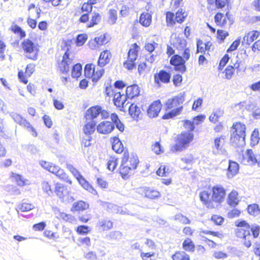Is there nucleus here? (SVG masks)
<instances>
[{
    "label": "nucleus",
    "mask_w": 260,
    "mask_h": 260,
    "mask_svg": "<svg viewBox=\"0 0 260 260\" xmlns=\"http://www.w3.org/2000/svg\"><path fill=\"white\" fill-rule=\"evenodd\" d=\"M194 135L188 131L182 132L177 137L176 143L171 148L172 152H180L186 149L192 141Z\"/></svg>",
    "instance_id": "obj_1"
},
{
    "label": "nucleus",
    "mask_w": 260,
    "mask_h": 260,
    "mask_svg": "<svg viewBox=\"0 0 260 260\" xmlns=\"http://www.w3.org/2000/svg\"><path fill=\"white\" fill-rule=\"evenodd\" d=\"M21 46L24 52L27 54L26 56L29 59L36 60L38 58V54L39 51L38 45L35 43L30 40L25 39L21 43Z\"/></svg>",
    "instance_id": "obj_2"
},
{
    "label": "nucleus",
    "mask_w": 260,
    "mask_h": 260,
    "mask_svg": "<svg viewBox=\"0 0 260 260\" xmlns=\"http://www.w3.org/2000/svg\"><path fill=\"white\" fill-rule=\"evenodd\" d=\"M10 115L15 122L26 127L31 133L32 136L35 137L37 136V133L35 128L25 119L23 118L20 115L15 113H11Z\"/></svg>",
    "instance_id": "obj_3"
},
{
    "label": "nucleus",
    "mask_w": 260,
    "mask_h": 260,
    "mask_svg": "<svg viewBox=\"0 0 260 260\" xmlns=\"http://www.w3.org/2000/svg\"><path fill=\"white\" fill-rule=\"evenodd\" d=\"M235 225L237 227L244 228V245L247 248H249L251 245V242L249 238H247V236H250V224L244 220H237L235 222Z\"/></svg>",
    "instance_id": "obj_4"
},
{
    "label": "nucleus",
    "mask_w": 260,
    "mask_h": 260,
    "mask_svg": "<svg viewBox=\"0 0 260 260\" xmlns=\"http://www.w3.org/2000/svg\"><path fill=\"white\" fill-rule=\"evenodd\" d=\"M170 64L174 67L176 71L184 73L186 71L185 60L182 57L179 55H174L170 59Z\"/></svg>",
    "instance_id": "obj_5"
},
{
    "label": "nucleus",
    "mask_w": 260,
    "mask_h": 260,
    "mask_svg": "<svg viewBox=\"0 0 260 260\" xmlns=\"http://www.w3.org/2000/svg\"><path fill=\"white\" fill-rule=\"evenodd\" d=\"M171 74L166 70H161L154 75L155 83L160 87L161 83L168 84L170 82Z\"/></svg>",
    "instance_id": "obj_6"
},
{
    "label": "nucleus",
    "mask_w": 260,
    "mask_h": 260,
    "mask_svg": "<svg viewBox=\"0 0 260 260\" xmlns=\"http://www.w3.org/2000/svg\"><path fill=\"white\" fill-rule=\"evenodd\" d=\"M212 200L213 202L221 203L225 196V190L220 185L214 186L212 188Z\"/></svg>",
    "instance_id": "obj_7"
},
{
    "label": "nucleus",
    "mask_w": 260,
    "mask_h": 260,
    "mask_svg": "<svg viewBox=\"0 0 260 260\" xmlns=\"http://www.w3.org/2000/svg\"><path fill=\"white\" fill-rule=\"evenodd\" d=\"M185 92H180L177 95L173 98L168 99L166 102V110L172 109L177 107L181 104H182L185 100Z\"/></svg>",
    "instance_id": "obj_8"
},
{
    "label": "nucleus",
    "mask_w": 260,
    "mask_h": 260,
    "mask_svg": "<svg viewBox=\"0 0 260 260\" xmlns=\"http://www.w3.org/2000/svg\"><path fill=\"white\" fill-rule=\"evenodd\" d=\"M114 129V124L109 121L101 122L96 127L97 132L102 134H109Z\"/></svg>",
    "instance_id": "obj_9"
},
{
    "label": "nucleus",
    "mask_w": 260,
    "mask_h": 260,
    "mask_svg": "<svg viewBox=\"0 0 260 260\" xmlns=\"http://www.w3.org/2000/svg\"><path fill=\"white\" fill-rule=\"evenodd\" d=\"M124 161H125L126 162H127L128 164L127 166L133 170H135L137 168L139 162L137 155L133 154L131 157H129L128 152L127 151L124 152L121 162H123Z\"/></svg>",
    "instance_id": "obj_10"
},
{
    "label": "nucleus",
    "mask_w": 260,
    "mask_h": 260,
    "mask_svg": "<svg viewBox=\"0 0 260 260\" xmlns=\"http://www.w3.org/2000/svg\"><path fill=\"white\" fill-rule=\"evenodd\" d=\"M161 108V104L159 100L153 102L148 107L147 112L150 118L156 117L158 116Z\"/></svg>",
    "instance_id": "obj_11"
},
{
    "label": "nucleus",
    "mask_w": 260,
    "mask_h": 260,
    "mask_svg": "<svg viewBox=\"0 0 260 260\" xmlns=\"http://www.w3.org/2000/svg\"><path fill=\"white\" fill-rule=\"evenodd\" d=\"M101 112V106H92L86 111L85 117L86 120L94 121V119L98 117Z\"/></svg>",
    "instance_id": "obj_12"
},
{
    "label": "nucleus",
    "mask_w": 260,
    "mask_h": 260,
    "mask_svg": "<svg viewBox=\"0 0 260 260\" xmlns=\"http://www.w3.org/2000/svg\"><path fill=\"white\" fill-rule=\"evenodd\" d=\"M140 94L139 87L137 84H133L127 87L125 91V99H132Z\"/></svg>",
    "instance_id": "obj_13"
},
{
    "label": "nucleus",
    "mask_w": 260,
    "mask_h": 260,
    "mask_svg": "<svg viewBox=\"0 0 260 260\" xmlns=\"http://www.w3.org/2000/svg\"><path fill=\"white\" fill-rule=\"evenodd\" d=\"M200 199L201 202L208 208H213V205L212 197H210V193L208 191L204 190L200 193Z\"/></svg>",
    "instance_id": "obj_14"
},
{
    "label": "nucleus",
    "mask_w": 260,
    "mask_h": 260,
    "mask_svg": "<svg viewBox=\"0 0 260 260\" xmlns=\"http://www.w3.org/2000/svg\"><path fill=\"white\" fill-rule=\"evenodd\" d=\"M113 102L114 105L117 107H124L125 104L127 99H125V95L124 94H121L120 92H115L113 94Z\"/></svg>",
    "instance_id": "obj_15"
},
{
    "label": "nucleus",
    "mask_w": 260,
    "mask_h": 260,
    "mask_svg": "<svg viewBox=\"0 0 260 260\" xmlns=\"http://www.w3.org/2000/svg\"><path fill=\"white\" fill-rule=\"evenodd\" d=\"M172 44L177 49L183 50L186 48L187 41L183 38L178 36L172 39Z\"/></svg>",
    "instance_id": "obj_16"
},
{
    "label": "nucleus",
    "mask_w": 260,
    "mask_h": 260,
    "mask_svg": "<svg viewBox=\"0 0 260 260\" xmlns=\"http://www.w3.org/2000/svg\"><path fill=\"white\" fill-rule=\"evenodd\" d=\"M111 56V54L109 51L105 50L102 52L98 60V65L101 67L105 66L109 62Z\"/></svg>",
    "instance_id": "obj_17"
},
{
    "label": "nucleus",
    "mask_w": 260,
    "mask_h": 260,
    "mask_svg": "<svg viewBox=\"0 0 260 260\" xmlns=\"http://www.w3.org/2000/svg\"><path fill=\"white\" fill-rule=\"evenodd\" d=\"M78 182L86 190L92 194H97V191L95 190L93 187L89 183V182L83 177L81 174L77 178Z\"/></svg>",
    "instance_id": "obj_18"
},
{
    "label": "nucleus",
    "mask_w": 260,
    "mask_h": 260,
    "mask_svg": "<svg viewBox=\"0 0 260 260\" xmlns=\"http://www.w3.org/2000/svg\"><path fill=\"white\" fill-rule=\"evenodd\" d=\"M232 128L234 130L233 132L238 133L242 138V140H245L246 136V126L245 124L241 122H236L233 124Z\"/></svg>",
    "instance_id": "obj_19"
},
{
    "label": "nucleus",
    "mask_w": 260,
    "mask_h": 260,
    "mask_svg": "<svg viewBox=\"0 0 260 260\" xmlns=\"http://www.w3.org/2000/svg\"><path fill=\"white\" fill-rule=\"evenodd\" d=\"M239 170V166L238 163L235 161L229 160L228 168V176L229 178H232L236 175Z\"/></svg>",
    "instance_id": "obj_20"
},
{
    "label": "nucleus",
    "mask_w": 260,
    "mask_h": 260,
    "mask_svg": "<svg viewBox=\"0 0 260 260\" xmlns=\"http://www.w3.org/2000/svg\"><path fill=\"white\" fill-rule=\"evenodd\" d=\"M112 123L120 132L122 133L124 131V125L120 120L118 115L115 113H113L110 116Z\"/></svg>",
    "instance_id": "obj_21"
},
{
    "label": "nucleus",
    "mask_w": 260,
    "mask_h": 260,
    "mask_svg": "<svg viewBox=\"0 0 260 260\" xmlns=\"http://www.w3.org/2000/svg\"><path fill=\"white\" fill-rule=\"evenodd\" d=\"M259 32L257 30L250 31L244 37L242 43H245L247 45H250L259 37Z\"/></svg>",
    "instance_id": "obj_22"
},
{
    "label": "nucleus",
    "mask_w": 260,
    "mask_h": 260,
    "mask_svg": "<svg viewBox=\"0 0 260 260\" xmlns=\"http://www.w3.org/2000/svg\"><path fill=\"white\" fill-rule=\"evenodd\" d=\"M112 148L114 151L118 153H120L124 151L123 144L117 137H114L113 138Z\"/></svg>",
    "instance_id": "obj_23"
},
{
    "label": "nucleus",
    "mask_w": 260,
    "mask_h": 260,
    "mask_svg": "<svg viewBox=\"0 0 260 260\" xmlns=\"http://www.w3.org/2000/svg\"><path fill=\"white\" fill-rule=\"evenodd\" d=\"M152 20L151 15L148 13H142L139 18L140 23L145 27L149 26Z\"/></svg>",
    "instance_id": "obj_24"
},
{
    "label": "nucleus",
    "mask_w": 260,
    "mask_h": 260,
    "mask_svg": "<svg viewBox=\"0 0 260 260\" xmlns=\"http://www.w3.org/2000/svg\"><path fill=\"white\" fill-rule=\"evenodd\" d=\"M127 162L124 161L123 162L121 163L119 168V173L120 174L123 179H126L128 177V174L130 171L133 169L127 166Z\"/></svg>",
    "instance_id": "obj_25"
},
{
    "label": "nucleus",
    "mask_w": 260,
    "mask_h": 260,
    "mask_svg": "<svg viewBox=\"0 0 260 260\" xmlns=\"http://www.w3.org/2000/svg\"><path fill=\"white\" fill-rule=\"evenodd\" d=\"M97 225L102 231H108L113 228V222L110 220L101 219L99 220Z\"/></svg>",
    "instance_id": "obj_26"
},
{
    "label": "nucleus",
    "mask_w": 260,
    "mask_h": 260,
    "mask_svg": "<svg viewBox=\"0 0 260 260\" xmlns=\"http://www.w3.org/2000/svg\"><path fill=\"white\" fill-rule=\"evenodd\" d=\"M231 143L234 146H238L245 143V140H242V138L238 133L233 132L231 136Z\"/></svg>",
    "instance_id": "obj_27"
},
{
    "label": "nucleus",
    "mask_w": 260,
    "mask_h": 260,
    "mask_svg": "<svg viewBox=\"0 0 260 260\" xmlns=\"http://www.w3.org/2000/svg\"><path fill=\"white\" fill-rule=\"evenodd\" d=\"M107 209L112 213H119L120 214H128L126 211H123L121 207L112 203H107Z\"/></svg>",
    "instance_id": "obj_28"
},
{
    "label": "nucleus",
    "mask_w": 260,
    "mask_h": 260,
    "mask_svg": "<svg viewBox=\"0 0 260 260\" xmlns=\"http://www.w3.org/2000/svg\"><path fill=\"white\" fill-rule=\"evenodd\" d=\"M238 193L237 191L233 190L228 196V202L229 205L233 207L237 206L239 202L238 199Z\"/></svg>",
    "instance_id": "obj_29"
},
{
    "label": "nucleus",
    "mask_w": 260,
    "mask_h": 260,
    "mask_svg": "<svg viewBox=\"0 0 260 260\" xmlns=\"http://www.w3.org/2000/svg\"><path fill=\"white\" fill-rule=\"evenodd\" d=\"M183 109V106H181L176 108H175L171 111L166 113L162 117L163 119H169L173 118L177 115H179Z\"/></svg>",
    "instance_id": "obj_30"
},
{
    "label": "nucleus",
    "mask_w": 260,
    "mask_h": 260,
    "mask_svg": "<svg viewBox=\"0 0 260 260\" xmlns=\"http://www.w3.org/2000/svg\"><path fill=\"white\" fill-rule=\"evenodd\" d=\"M96 122L95 121H91L87 122L83 128L84 133L86 135H91L95 129V125Z\"/></svg>",
    "instance_id": "obj_31"
},
{
    "label": "nucleus",
    "mask_w": 260,
    "mask_h": 260,
    "mask_svg": "<svg viewBox=\"0 0 260 260\" xmlns=\"http://www.w3.org/2000/svg\"><path fill=\"white\" fill-rule=\"evenodd\" d=\"M89 208V205L83 201H79L73 204L72 210L80 211L85 210Z\"/></svg>",
    "instance_id": "obj_32"
},
{
    "label": "nucleus",
    "mask_w": 260,
    "mask_h": 260,
    "mask_svg": "<svg viewBox=\"0 0 260 260\" xmlns=\"http://www.w3.org/2000/svg\"><path fill=\"white\" fill-rule=\"evenodd\" d=\"M128 112L130 115L135 119L139 117L141 113L140 108L135 104H132L128 108Z\"/></svg>",
    "instance_id": "obj_33"
},
{
    "label": "nucleus",
    "mask_w": 260,
    "mask_h": 260,
    "mask_svg": "<svg viewBox=\"0 0 260 260\" xmlns=\"http://www.w3.org/2000/svg\"><path fill=\"white\" fill-rule=\"evenodd\" d=\"M247 158V161L250 165H254L257 163L258 166L260 167V160L257 161L252 149H247L246 153Z\"/></svg>",
    "instance_id": "obj_34"
},
{
    "label": "nucleus",
    "mask_w": 260,
    "mask_h": 260,
    "mask_svg": "<svg viewBox=\"0 0 260 260\" xmlns=\"http://www.w3.org/2000/svg\"><path fill=\"white\" fill-rule=\"evenodd\" d=\"M122 236V233L119 231H111L106 236V238L108 240L119 241Z\"/></svg>",
    "instance_id": "obj_35"
},
{
    "label": "nucleus",
    "mask_w": 260,
    "mask_h": 260,
    "mask_svg": "<svg viewBox=\"0 0 260 260\" xmlns=\"http://www.w3.org/2000/svg\"><path fill=\"white\" fill-rule=\"evenodd\" d=\"M247 211L251 215L260 217V208L257 204H253L248 205Z\"/></svg>",
    "instance_id": "obj_36"
},
{
    "label": "nucleus",
    "mask_w": 260,
    "mask_h": 260,
    "mask_svg": "<svg viewBox=\"0 0 260 260\" xmlns=\"http://www.w3.org/2000/svg\"><path fill=\"white\" fill-rule=\"evenodd\" d=\"M144 193L146 197L151 199L158 198L160 196V193L158 191L150 188H146L144 190Z\"/></svg>",
    "instance_id": "obj_37"
},
{
    "label": "nucleus",
    "mask_w": 260,
    "mask_h": 260,
    "mask_svg": "<svg viewBox=\"0 0 260 260\" xmlns=\"http://www.w3.org/2000/svg\"><path fill=\"white\" fill-rule=\"evenodd\" d=\"M34 208L35 206L33 204L26 203H22L19 204L16 209L17 211V213H19V211H21V212H27L32 210Z\"/></svg>",
    "instance_id": "obj_38"
},
{
    "label": "nucleus",
    "mask_w": 260,
    "mask_h": 260,
    "mask_svg": "<svg viewBox=\"0 0 260 260\" xmlns=\"http://www.w3.org/2000/svg\"><path fill=\"white\" fill-rule=\"evenodd\" d=\"M82 67L80 63L75 64L72 69L71 76L73 78H78L81 75Z\"/></svg>",
    "instance_id": "obj_39"
},
{
    "label": "nucleus",
    "mask_w": 260,
    "mask_h": 260,
    "mask_svg": "<svg viewBox=\"0 0 260 260\" xmlns=\"http://www.w3.org/2000/svg\"><path fill=\"white\" fill-rule=\"evenodd\" d=\"M91 14L92 15L90 23L87 25L88 27H93L101 20V16L99 13L93 12Z\"/></svg>",
    "instance_id": "obj_40"
},
{
    "label": "nucleus",
    "mask_w": 260,
    "mask_h": 260,
    "mask_svg": "<svg viewBox=\"0 0 260 260\" xmlns=\"http://www.w3.org/2000/svg\"><path fill=\"white\" fill-rule=\"evenodd\" d=\"M134 48H130L127 53V57L129 58V59H137L138 57V52L139 46L137 45V44H134Z\"/></svg>",
    "instance_id": "obj_41"
},
{
    "label": "nucleus",
    "mask_w": 260,
    "mask_h": 260,
    "mask_svg": "<svg viewBox=\"0 0 260 260\" xmlns=\"http://www.w3.org/2000/svg\"><path fill=\"white\" fill-rule=\"evenodd\" d=\"M182 246L185 250L189 251H193L194 250L195 246L192 241L189 238H187L184 241Z\"/></svg>",
    "instance_id": "obj_42"
},
{
    "label": "nucleus",
    "mask_w": 260,
    "mask_h": 260,
    "mask_svg": "<svg viewBox=\"0 0 260 260\" xmlns=\"http://www.w3.org/2000/svg\"><path fill=\"white\" fill-rule=\"evenodd\" d=\"M95 66L92 64H87L84 67V75L86 78H90L94 72Z\"/></svg>",
    "instance_id": "obj_43"
},
{
    "label": "nucleus",
    "mask_w": 260,
    "mask_h": 260,
    "mask_svg": "<svg viewBox=\"0 0 260 260\" xmlns=\"http://www.w3.org/2000/svg\"><path fill=\"white\" fill-rule=\"evenodd\" d=\"M172 258L173 260H190L189 255L183 251L176 252Z\"/></svg>",
    "instance_id": "obj_44"
},
{
    "label": "nucleus",
    "mask_w": 260,
    "mask_h": 260,
    "mask_svg": "<svg viewBox=\"0 0 260 260\" xmlns=\"http://www.w3.org/2000/svg\"><path fill=\"white\" fill-rule=\"evenodd\" d=\"M108 22L110 24H114L117 19V11L115 9H110L109 11Z\"/></svg>",
    "instance_id": "obj_45"
},
{
    "label": "nucleus",
    "mask_w": 260,
    "mask_h": 260,
    "mask_svg": "<svg viewBox=\"0 0 260 260\" xmlns=\"http://www.w3.org/2000/svg\"><path fill=\"white\" fill-rule=\"evenodd\" d=\"M166 15V22L168 26H173L176 22L175 20L174 14L173 12H167Z\"/></svg>",
    "instance_id": "obj_46"
},
{
    "label": "nucleus",
    "mask_w": 260,
    "mask_h": 260,
    "mask_svg": "<svg viewBox=\"0 0 260 260\" xmlns=\"http://www.w3.org/2000/svg\"><path fill=\"white\" fill-rule=\"evenodd\" d=\"M170 172V169L166 166H160L156 171V174L159 176H167Z\"/></svg>",
    "instance_id": "obj_47"
},
{
    "label": "nucleus",
    "mask_w": 260,
    "mask_h": 260,
    "mask_svg": "<svg viewBox=\"0 0 260 260\" xmlns=\"http://www.w3.org/2000/svg\"><path fill=\"white\" fill-rule=\"evenodd\" d=\"M223 114V111L220 109H217L213 112L209 117V120L213 123H215L218 120V118Z\"/></svg>",
    "instance_id": "obj_48"
},
{
    "label": "nucleus",
    "mask_w": 260,
    "mask_h": 260,
    "mask_svg": "<svg viewBox=\"0 0 260 260\" xmlns=\"http://www.w3.org/2000/svg\"><path fill=\"white\" fill-rule=\"evenodd\" d=\"M250 229L253 238H257L260 233V226L256 224H253L250 225Z\"/></svg>",
    "instance_id": "obj_49"
},
{
    "label": "nucleus",
    "mask_w": 260,
    "mask_h": 260,
    "mask_svg": "<svg viewBox=\"0 0 260 260\" xmlns=\"http://www.w3.org/2000/svg\"><path fill=\"white\" fill-rule=\"evenodd\" d=\"M175 219L184 224H190L191 222L190 219L182 214H176L175 216Z\"/></svg>",
    "instance_id": "obj_50"
},
{
    "label": "nucleus",
    "mask_w": 260,
    "mask_h": 260,
    "mask_svg": "<svg viewBox=\"0 0 260 260\" xmlns=\"http://www.w3.org/2000/svg\"><path fill=\"white\" fill-rule=\"evenodd\" d=\"M87 39V36L85 34L78 35L76 38V44L77 46H80L83 45Z\"/></svg>",
    "instance_id": "obj_51"
},
{
    "label": "nucleus",
    "mask_w": 260,
    "mask_h": 260,
    "mask_svg": "<svg viewBox=\"0 0 260 260\" xmlns=\"http://www.w3.org/2000/svg\"><path fill=\"white\" fill-rule=\"evenodd\" d=\"M136 59H129L127 57V60L125 61L123 63V66L128 70H133L136 68V64L135 63Z\"/></svg>",
    "instance_id": "obj_52"
},
{
    "label": "nucleus",
    "mask_w": 260,
    "mask_h": 260,
    "mask_svg": "<svg viewBox=\"0 0 260 260\" xmlns=\"http://www.w3.org/2000/svg\"><path fill=\"white\" fill-rule=\"evenodd\" d=\"M104 73V70L101 69L97 71H95L93 73L92 76L90 78H92V81L93 82H98L100 79L102 77Z\"/></svg>",
    "instance_id": "obj_53"
},
{
    "label": "nucleus",
    "mask_w": 260,
    "mask_h": 260,
    "mask_svg": "<svg viewBox=\"0 0 260 260\" xmlns=\"http://www.w3.org/2000/svg\"><path fill=\"white\" fill-rule=\"evenodd\" d=\"M90 228L85 225H81L78 226L77 232L80 235H86L90 232Z\"/></svg>",
    "instance_id": "obj_54"
},
{
    "label": "nucleus",
    "mask_w": 260,
    "mask_h": 260,
    "mask_svg": "<svg viewBox=\"0 0 260 260\" xmlns=\"http://www.w3.org/2000/svg\"><path fill=\"white\" fill-rule=\"evenodd\" d=\"M71 63L61 61L59 64V70L63 74H68L70 70L69 65Z\"/></svg>",
    "instance_id": "obj_55"
},
{
    "label": "nucleus",
    "mask_w": 260,
    "mask_h": 260,
    "mask_svg": "<svg viewBox=\"0 0 260 260\" xmlns=\"http://www.w3.org/2000/svg\"><path fill=\"white\" fill-rule=\"evenodd\" d=\"M185 17L186 15H184V12H182V9L178 10L176 13L175 20L176 22L181 23L184 21Z\"/></svg>",
    "instance_id": "obj_56"
},
{
    "label": "nucleus",
    "mask_w": 260,
    "mask_h": 260,
    "mask_svg": "<svg viewBox=\"0 0 260 260\" xmlns=\"http://www.w3.org/2000/svg\"><path fill=\"white\" fill-rule=\"evenodd\" d=\"M229 59V55L228 54H225L219 62V66L218 67V70L221 71L223 67L227 64Z\"/></svg>",
    "instance_id": "obj_57"
},
{
    "label": "nucleus",
    "mask_w": 260,
    "mask_h": 260,
    "mask_svg": "<svg viewBox=\"0 0 260 260\" xmlns=\"http://www.w3.org/2000/svg\"><path fill=\"white\" fill-rule=\"evenodd\" d=\"M234 67L233 66H228L224 71L225 78L227 79H230L234 74Z\"/></svg>",
    "instance_id": "obj_58"
},
{
    "label": "nucleus",
    "mask_w": 260,
    "mask_h": 260,
    "mask_svg": "<svg viewBox=\"0 0 260 260\" xmlns=\"http://www.w3.org/2000/svg\"><path fill=\"white\" fill-rule=\"evenodd\" d=\"M228 36L229 33L226 31L221 29L217 30V38L221 41H223Z\"/></svg>",
    "instance_id": "obj_59"
},
{
    "label": "nucleus",
    "mask_w": 260,
    "mask_h": 260,
    "mask_svg": "<svg viewBox=\"0 0 260 260\" xmlns=\"http://www.w3.org/2000/svg\"><path fill=\"white\" fill-rule=\"evenodd\" d=\"M173 82L175 86H179L182 82V77L180 74H176L173 76Z\"/></svg>",
    "instance_id": "obj_60"
},
{
    "label": "nucleus",
    "mask_w": 260,
    "mask_h": 260,
    "mask_svg": "<svg viewBox=\"0 0 260 260\" xmlns=\"http://www.w3.org/2000/svg\"><path fill=\"white\" fill-rule=\"evenodd\" d=\"M257 107V104L253 101L251 102L249 101L248 102H246L245 109L248 111L252 112Z\"/></svg>",
    "instance_id": "obj_61"
},
{
    "label": "nucleus",
    "mask_w": 260,
    "mask_h": 260,
    "mask_svg": "<svg viewBox=\"0 0 260 260\" xmlns=\"http://www.w3.org/2000/svg\"><path fill=\"white\" fill-rule=\"evenodd\" d=\"M42 189L48 196L52 193L50 185L47 181H43L42 183Z\"/></svg>",
    "instance_id": "obj_62"
},
{
    "label": "nucleus",
    "mask_w": 260,
    "mask_h": 260,
    "mask_svg": "<svg viewBox=\"0 0 260 260\" xmlns=\"http://www.w3.org/2000/svg\"><path fill=\"white\" fill-rule=\"evenodd\" d=\"M184 126L186 128L189 130L188 132H190L191 133L194 131L195 128L194 122L189 120H184Z\"/></svg>",
    "instance_id": "obj_63"
},
{
    "label": "nucleus",
    "mask_w": 260,
    "mask_h": 260,
    "mask_svg": "<svg viewBox=\"0 0 260 260\" xmlns=\"http://www.w3.org/2000/svg\"><path fill=\"white\" fill-rule=\"evenodd\" d=\"M117 159L110 160L107 162V168L111 171H113L117 165Z\"/></svg>",
    "instance_id": "obj_64"
}]
</instances>
